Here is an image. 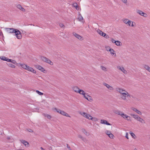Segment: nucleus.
Segmentation results:
<instances>
[{"label":"nucleus","instance_id":"nucleus-44","mask_svg":"<svg viewBox=\"0 0 150 150\" xmlns=\"http://www.w3.org/2000/svg\"><path fill=\"white\" fill-rule=\"evenodd\" d=\"M126 115L125 114L123 113H122V114L121 116L124 119H125V117L126 116Z\"/></svg>","mask_w":150,"mask_h":150},{"label":"nucleus","instance_id":"nucleus-34","mask_svg":"<svg viewBox=\"0 0 150 150\" xmlns=\"http://www.w3.org/2000/svg\"><path fill=\"white\" fill-rule=\"evenodd\" d=\"M78 137L79 138L81 139L82 140H83V141H85V139L82 137V136L80 134H79L78 135Z\"/></svg>","mask_w":150,"mask_h":150},{"label":"nucleus","instance_id":"nucleus-3","mask_svg":"<svg viewBox=\"0 0 150 150\" xmlns=\"http://www.w3.org/2000/svg\"><path fill=\"white\" fill-rule=\"evenodd\" d=\"M20 66H21L23 69L30 71L34 74H36V71L33 68L30 67L27 65L24 64H19Z\"/></svg>","mask_w":150,"mask_h":150},{"label":"nucleus","instance_id":"nucleus-38","mask_svg":"<svg viewBox=\"0 0 150 150\" xmlns=\"http://www.w3.org/2000/svg\"><path fill=\"white\" fill-rule=\"evenodd\" d=\"M83 132L86 135H88V132H87L84 129H83Z\"/></svg>","mask_w":150,"mask_h":150},{"label":"nucleus","instance_id":"nucleus-5","mask_svg":"<svg viewBox=\"0 0 150 150\" xmlns=\"http://www.w3.org/2000/svg\"><path fill=\"white\" fill-rule=\"evenodd\" d=\"M54 110H55L57 112L64 116H66L67 117H70V116L68 113L63 111L59 109H57L56 108H55Z\"/></svg>","mask_w":150,"mask_h":150},{"label":"nucleus","instance_id":"nucleus-20","mask_svg":"<svg viewBox=\"0 0 150 150\" xmlns=\"http://www.w3.org/2000/svg\"><path fill=\"white\" fill-rule=\"evenodd\" d=\"M109 51L112 55H114V56H116V54L115 53V51L113 49H110Z\"/></svg>","mask_w":150,"mask_h":150},{"label":"nucleus","instance_id":"nucleus-27","mask_svg":"<svg viewBox=\"0 0 150 150\" xmlns=\"http://www.w3.org/2000/svg\"><path fill=\"white\" fill-rule=\"evenodd\" d=\"M101 69L104 71H107V68L103 66H100Z\"/></svg>","mask_w":150,"mask_h":150},{"label":"nucleus","instance_id":"nucleus-29","mask_svg":"<svg viewBox=\"0 0 150 150\" xmlns=\"http://www.w3.org/2000/svg\"><path fill=\"white\" fill-rule=\"evenodd\" d=\"M115 44L117 46H120L122 45L121 43L119 41H116Z\"/></svg>","mask_w":150,"mask_h":150},{"label":"nucleus","instance_id":"nucleus-2","mask_svg":"<svg viewBox=\"0 0 150 150\" xmlns=\"http://www.w3.org/2000/svg\"><path fill=\"white\" fill-rule=\"evenodd\" d=\"M7 31L9 33H14L16 38L18 39H21V33L17 29H15L13 28H6Z\"/></svg>","mask_w":150,"mask_h":150},{"label":"nucleus","instance_id":"nucleus-10","mask_svg":"<svg viewBox=\"0 0 150 150\" xmlns=\"http://www.w3.org/2000/svg\"><path fill=\"white\" fill-rule=\"evenodd\" d=\"M16 6L18 8L22 11H25V9H24L23 8L21 5L19 4H17L16 5Z\"/></svg>","mask_w":150,"mask_h":150},{"label":"nucleus","instance_id":"nucleus-51","mask_svg":"<svg viewBox=\"0 0 150 150\" xmlns=\"http://www.w3.org/2000/svg\"><path fill=\"white\" fill-rule=\"evenodd\" d=\"M28 131L30 132H33V131L31 129H29L28 130Z\"/></svg>","mask_w":150,"mask_h":150},{"label":"nucleus","instance_id":"nucleus-32","mask_svg":"<svg viewBox=\"0 0 150 150\" xmlns=\"http://www.w3.org/2000/svg\"><path fill=\"white\" fill-rule=\"evenodd\" d=\"M8 65V66L14 68H15V66L11 63H9Z\"/></svg>","mask_w":150,"mask_h":150},{"label":"nucleus","instance_id":"nucleus-36","mask_svg":"<svg viewBox=\"0 0 150 150\" xmlns=\"http://www.w3.org/2000/svg\"><path fill=\"white\" fill-rule=\"evenodd\" d=\"M36 92L37 93H38L39 95H42L43 94V93L41 92H40V91H38V90H37L36 91Z\"/></svg>","mask_w":150,"mask_h":150},{"label":"nucleus","instance_id":"nucleus-46","mask_svg":"<svg viewBox=\"0 0 150 150\" xmlns=\"http://www.w3.org/2000/svg\"><path fill=\"white\" fill-rule=\"evenodd\" d=\"M6 61L7 62H10L11 61V59H8L7 58H6Z\"/></svg>","mask_w":150,"mask_h":150},{"label":"nucleus","instance_id":"nucleus-30","mask_svg":"<svg viewBox=\"0 0 150 150\" xmlns=\"http://www.w3.org/2000/svg\"><path fill=\"white\" fill-rule=\"evenodd\" d=\"M125 119L126 120H127L128 121H131L130 117L127 115L125 117Z\"/></svg>","mask_w":150,"mask_h":150},{"label":"nucleus","instance_id":"nucleus-43","mask_svg":"<svg viewBox=\"0 0 150 150\" xmlns=\"http://www.w3.org/2000/svg\"><path fill=\"white\" fill-rule=\"evenodd\" d=\"M108 89H109V90H110L111 91H113L114 90V88L112 87V86H110V87Z\"/></svg>","mask_w":150,"mask_h":150},{"label":"nucleus","instance_id":"nucleus-31","mask_svg":"<svg viewBox=\"0 0 150 150\" xmlns=\"http://www.w3.org/2000/svg\"><path fill=\"white\" fill-rule=\"evenodd\" d=\"M103 85L105 86L108 88L109 89V88H110V86L109 85V84H107L106 83H104Z\"/></svg>","mask_w":150,"mask_h":150},{"label":"nucleus","instance_id":"nucleus-24","mask_svg":"<svg viewBox=\"0 0 150 150\" xmlns=\"http://www.w3.org/2000/svg\"><path fill=\"white\" fill-rule=\"evenodd\" d=\"M78 19L80 21H81L83 19V18L80 13H79V15Z\"/></svg>","mask_w":150,"mask_h":150},{"label":"nucleus","instance_id":"nucleus-45","mask_svg":"<svg viewBox=\"0 0 150 150\" xmlns=\"http://www.w3.org/2000/svg\"><path fill=\"white\" fill-rule=\"evenodd\" d=\"M111 41L112 43H115L116 42V41H115V40H114L113 38H112L111 39Z\"/></svg>","mask_w":150,"mask_h":150},{"label":"nucleus","instance_id":"nucleus-23","mask_svg":"<svg viewBox=\"0 0 150 150\" xmlns=\"http://www.w3.org/2000/svg\"><path fill=\"white\" fill-rule=\"evenodd\" d=\"M131 116H132L133 118H134V119L137 120L138 119V118L139 117V116L138 115L133 114H132L131 115Z\"/></svg>","mask_w":150,"mask_h":150},{"label":"nucleus","instance_id":"nucleus-35","mask_svg":"<svg viewBox=\"0 0 150 150\" xmlns=\"http://www.w3.org/2000/svg\"><path fill=\"white\" fill-rule=\"evenodd\" d=\"M130 134L132 137L134 139H135L136 137V136L135 134L133 132H131L130 133Z\"/></svg>","mask_w":150,"mask_h":150},{"label":"nucleus","instance_id":"nucleus-48","mask_svg":"<svg viewBox=\"0 0 150 150\" xmlns=\"http://www.w3.org/2000/svg\"><path fill=\"white\" fill-rule=\"evenodd\" d=\"M142 16L144 17H146L147 16V15L146 14L144 13V14Z\"/></svg>","mask_w":150,"mask_h":150},{"label":"nucleus","instance_id":"nucleus-6","mask_svg":"<svg viewBox=\"0 0 150 150\" xmlns=\"http://www.w3.org/2000/svg\"><path fill=\"white\" fill-rule=\"evenodd\" d=\"M41 60L51 65H53V63L51 62L48 58H46L44 56H42L41 57Z\"/></svg>","mask_w":150,"mask_h":150},{"label":"nucleus","instance_id":"nucleus-22","mask_svg":"<svg viewBox=\"0 0 150 150\" xmlns=\"http://www.w3.org/2000/svg\"><path fill=\"white\" fill-rule=\"evenodd\" d=\"M137 120L142 123H145L144 120L140 117H139Z\"/></svg>","mask_w":150,"mask_h":150},{"label":"nucleus","instance_id":"nucleus-41","mask_svg":"<svg viewBox=\"0 0 150 150\" xmlns=\"http://www.w3.org/2000/svg\"><path fill=\"white\" fill-rule=\"evenodd\" d=\"M59 25L62 28H64V25L62 23H60L59 24Z\"/></svg>","mask_w":150,"mask_h":150},{"label":"nucleus","instance_id":"nucleus-19","mask_svg":"<svg viewBox=\"0 0 150 150\" xmlns=\"http://www.w3.org/2000/svg\"><path fill=\"white\" fill-rule=\"evenodd\" d=\"M84 98L89 101H90L93 100V99L91 97L87 94L86 96V97H84Z\"/></svg>","mask_w":150,"mask_h":150},{"label":"nucleus","instance_id":"nucleus-47","mask_svg":"<svg viewBox=\"0 0 150 150\" xmlns=\"http://www.w3.org/2000/svg\"><path fill=\"white\" fill-rule=\"evenodd\" d=\"M124 3L126 4L127 3V0H121Z\"/></svg>","mask_w":150,"mask_h":150},{"label":"nucleus","instance_id":"nucleus-53","mask_svg":"<svg viewBox=\"0 0 150 150\" xmlns=\"http://www.w3.org/2000/svg\"><path fill=\"white\" fill-rule=\"evenodd\" d=\"M10 139V137H7V139Z\"/></svg>","mask_w":150,"mask_h":150},{"label":"nucleus","instance_id":"nucleus-9","mask_svg":"<svg viewBox=\"0 0 150 150\" xmlns=\"http://www.w3.org/2000/svg\"><path fill=\"white\" fill-rule=\"evenodd\" d=\"M117 68L122 72L124 74H127V71L124 69L123 66H117Z\"/></svg>","mask_w":150,"mask_h":150},{"label":"nucleus","instance_id":"nucleus-54","mask_svg":"<svg viewBox=\"0 0 150 150\" xmlns=\"http://www.w3.org/2000/svg\"><path fill=\"white\" fill-rule=\"evenodd\" d=\"M149 139H150V137H149Z\"/></svg>","mask_w":150,"mask_h":150},{"label":"nucleus","instance_id":"nucleus-7","mask_svg":"<svg viewBox=\"0 0 150 150\" xmlns=\"http://www.w3.org/2000/svg\"><path fill=\"white\" fill-rule=\"evenodd\" d=\"M35 67L40 70L42 72L45 73L47 72V71L45 69H44L42 67L39 65H34Z\"/></svg>","mask_w":150,"mask_h":150},{"label":"nucleus","instance_id":"nucleus-15","mask_svg":"<svg viewBox=\"0 0 150 150\" xmlns=\"http://www.w3.org/2000/svg\"><path fill=\"white\" fill-rule=\"evenodd\" d=\"M21 142L22 143L24 144L25 147H28L29 146V143L27 141L24 140H21Z\"/></svg>","mask_w":150,"mask_h":150},{"label":"nucleus","instance_id":"nucleus-25","mask_svg":"<svg viewBox=\"0 0 150 150\" xmlns=\"http://www.w3.org/2000/svg\"><path fill=\"white\" fill-rule=\"evenodd\" d=\"M144 68L150 72V67L146 65H145L144 66Z\"/></svg>","mask_w":150,"mask_h":150},{"label":"nucleus","instance_id":"nucleus-1","mask_svg":"<svg viewBox=\"0 0 150 150\" xmlns=\"http://www.w3.org/2000/svg\"><path fill=\"white\" fill-rule=\"evenodd\" d=\"M115 90L117 92L122 95L121 98L122 100H126L127 98H130V95L125 90L118 87L116 88Z\"/></svg>","mask_w":150,"mask_h":150},{"label":"nucleus","instance_id":"nucleus-12","mask_svg":"<svg viewBox=\"0 0 150 150\" xmlns=\"http://www.w3.org/2000/svg\"><path fill=\"white\" fill-rule=\"evenodd\" d=\"M123 22L126 24H128L129 26H131L132 21L129 20L127 19H125L123 20Z\"/></svg>","mask_w":150,"mask_h":150},{"label":"nucleus","instance_id":"nucleus-11","mask_svg":"<svg viewBox=\"0 0 150 150\" xmlns=\"http://www.w3.org/2000/svg\"><path fill=\"white\" fill-rule=\"evenodd\" d=\"M105 132L110 138L111 139L113 138L114 136L113 134H112L110 131L106 130L105 131Z\"/></svg>","mask_w":150,"mask_h":150},{"label":"nucleus","instance_id":"nucleus-40","mask_svg":"<svg viewBox=\"0 0 150 150\" xmlns=\"http://www.w3.org/2000/svg\"><path fill=\"white\" fill-rule=\"evenodd\" d=\"M6 57H4V56H3V57H1V59H2L4 61H6Z\"/></svg>","mask_w":150,"mask_h":150},{"label":"nucleus","instance_id":"nucleus-16","mask_svg":"<svg viewBox=\"0 0 150 150\" xmlns=\"http://www.w3.org/2000/svg\"><path fill=\"white\" fill-rule=\"evenodd\" d=\"M100 122L101 124H105L108 125H111L110 123H108L107 120H101Z\"/></svg>","mask_w":150,"mask_h":150},{"label":"nucleus","instance_id":"nucleus-49","mask_svg":"<svg viewBox=\"0 0 150 150\" xmlns=\"http://www.w3.org/2000/svg\"><path fill=\"white\" fill-rule=\"evenodd\" d=\"M125 137L128 139H129L128 137V133H127L125 135Z\"/></svg>","mask_w":150,"mask_h":150},{"label":"nucleus","instance_id":"nucleus-39","mask_svg":"<svg viewBox=\"0 0 150 150\" xmlns=\"http://www.w3.org/2000/svg\"><path fill=\"white\" fill-rule=\"evenodd\" d=\"M11 62L12 63L14 64H17L16 62V61L11 59Z\"/></svg>","mask_w":150,"mask_h":150},{"label":"nucleus","instance_id":"nucleus-28","mask_svg":"<svg viewBox=\"0 0 150 150\" xmlns=\"http://www.w3.org/2000/svg\"><path fill=\"white\" fill-rule=\"evenodd\" d=\"M137 12L142 16L144 14V13L140 10H138L137 11Z\"/></svg>","mask_w":150,"mask_h":150},{"label":"nucleus","instance_id":"nucleus-8","mask_svg":"<svg viewBox=\"0 0 150 150\" xmlns=\"http://www.w3.org/2000/svg\"><path fill=\"white\" fill-rule=\"evenodd\" d=\"M97 33L100 35L106 38H109V36L107 35L105 33H103L102 31L99 29L97 31Z\"/></svg>","mask_w":150,"mask_h":150},{"label":"nucleus","instance_id":"nucleus-50","mask_svg":"<svg viewBox=\"0 0 150 150\" xmlns=\"http://www.w3.org/2000/svg\"><path fill=\"white\" fill-rule=\"evenodd\" d=\"M67 147L69 150H71V149L70 148V146L68 144H67Z\"/></svg>","mask_w":150,"mask_h":150},{"label":"nucleus","instance_id":"nucleus-14","mask_svg":"<svg viewBox=\"0 0 150 150\" xmlns=\"http://www.w3.org/2000/svg\"><path fill=\"white\" fill-rule=\"evenodd\" d=\"M78 93L83 96L84 98L86 97V96L87 94V93H85L84 91L81 89H80V90L79 91V92Z\"/></svg>","mask_w":150,"mask_h":150},{"label":"nucleus","instance_id":"nucleus-52","mask_svg":"<svg viewBox=\"0 0 150 150\" xmlns=\"http://www.w3.org/2000/svg\"><path fill=\"white\" fill-rule=\"evenodd\" d=\"M40 149L42 150H45L42 147H40Z\"/></svg>","mask_w":150,"mask_h":150},{"label":"nucleus","instance_id":"nucleus-21","mask_svg":"<svg viewBox=\"0 0 150 150\" xmlns=\"http://www.w3.org/2000/svg\"><path fill=\"white\" fill-rule=\"evenodd\" d=\"M42 115L45 117H46L48 119H50L52 117L51 115H49L46 114L44 113L42 114Z\"/></svg>","mask_w":150,"mask_h":150},{"label":"nucleus","instance_id":"nucleus-4","mask_svg":"<svg viewBox=\"0 0 150 150\" xmlns=\"http://www.w3.org/2000/svg\"><path fill=\"white\" fill-rule=\"evenodd\" d=\"M79 113L84 117L89 120H91V119H92V116H91L84 112L80 111L79 112Z\"/></svg>","mask_w":150,"mask_h":150},{"label":"nucleus","instance_id":"nucleus-26","mask_svg":"<svg viewBox=\"0 0 150 150\" xmlns=\"http://www.w3.org/2000/svg\"><path fill=\"white\" fill-rule=\"evenodd\" d=\"M73 6L74 7H75L77 10H78L79 8H78V5L77 3H74L73 4Z\"/></svg>","mask_w":150,"mask_h":150},{"label":"nucleus","instance_id":"nucleus-33","mask_svg":"<svg viewBox=\"0 0 150 150\" xmlns=\"http://www.w3.org/2000/svg\"><path fill=\"white\" fill-rule=\"evenodd\" d=\"M91 120H92V121H98V119L96 117H92V119H91Z\"/></svg>","mask_w":150,"mask_h":150},{"label":"nucleus","instance_id":"nucleus-17","mask_svg":"<svg viewBox=\"0 0 150 150\" xmlns=\"http://www.w3.org/2000/svg\"><path fill=\"white\" fill-rule=\"evenodd\" d=\"M72 88L75 92L77 93H79V91L80 89L77 86H74L72 87Z\"/></svg>","mask_w":150,"mask_h":150},{"label":"nucleus","instance_id":"nucleus-37","mask_svg":"<svg viewBox=\"0 0 150 150\" xmlns=\"http://www.w3.org/2000/svg\"><path fill=\"white\" fill-rule=\"evenodd\" d=\"M117 113L120 115H121V116L122 114L123 113L119 111H117Z\"/></svg>","mask_w":150,"mask_h":150},{"label":"nucleus","instance_id":"nucleus-42","mask_svg":"<svg viewBox=\"0 0 150 150\" xmlns=\"http://www.w3.org/2000/svg\"><path fill=\"white\" fill-rule=\"evenodd\" d=\"M131 23H132V24L131 25V26L132 27H134L135 25V23L134 22H132V21Z\"/></svg>","mask_w":150,"mask_h":150},{"label":"nucleus","instance_id":"nucleus-13","mask_svg":"<svg viewBox=\"0 0 150 150\" xmlns=\"http://www.w3.org/2000/svg\"><path fill=\"white\" fill-rule=\"evenodd\" d=\"M73 35H74L76 38L78 39H79L82 40L83 38L80 35L78 34H77L75 33H73Z\"/></svg>","mask_w":150,"mask_h":150},{"label":"nucleus","instance_id":"nucleus-18","mask_svg":"<svg viewBox=\"0 0 150 150\" xmlns=\"http://www.w3.org/2000/svg\"><path fill=\"white\" fill-rule=\"evenodd\" d=\"M132 110H133L134 111L136 112L137 113L140 115H142V113L141 112L137 110V108H132Z\"/></svg>","mask_w":150,"mask_h":150}]
</instances>
